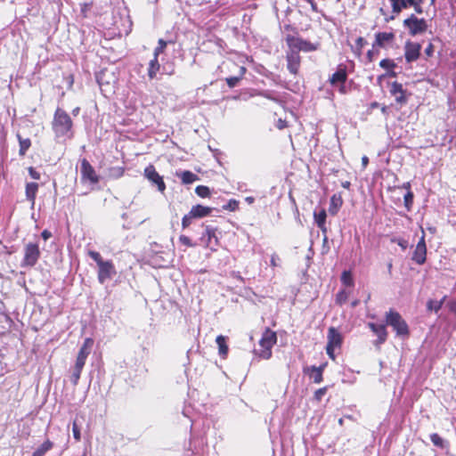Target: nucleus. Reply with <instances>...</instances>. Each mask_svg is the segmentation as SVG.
I'll use <instances>...</instances> for the list:
<instances>
[{
  "label": "nucleus",
  "instance_id": "nucleus-1",
  "mask_svg": "<svg viewBox=\"0 0 456 456\" xmlns=\"http://www.w3.org/2000/svg\"><path fill=\"white\" fill-rule=\"evenodd\" d=\"M283 33L284 40L289 51L309 53L314 52L319 48V43H313L301 37L297 28L292 24H285L283 26Z\"/></svg>",
  "mask_w": 456,
  "mask_h": 456
},
{
  "label": "nucleus",
  "instance_id": "nucleus-2",
  "mask_svg": "<svg viewBox=\"0 0 456 456\" xmlns=\"http://www.w3.org/2000/svg\"><path fill=\"white\" fill-rule=\"evenodd\" d=\"M277 343V334L270 328H265L257 346L253 353L256 356L263 360H268L273 355V347Z\"/></svg>",
  "mask_w": 456,
  "mask_h": 456
},
{
  "label": "nucleus",
  "instance_id": "nucleus-3",
  "mask_svg": "<svg viewBox=\"0 0 456 456\" xmlns=\"http://www.w3.org/2000/svg\"><path fill=\"white\" fill-rule=\"evenodd\" d=\"M386 324L392 327L396 336L407 338L410 336V328L406 321L402 317L400 313L394 309H389L386 313Z\"/></svg>",
  "mask_w": 456,
  "mask_h": 456
},
{
  "label": "nucleus",
  "instance_id": "nucleus-4",
  "mask_svg": "<svg viewBox=\"0 0 456 456\" xmlns=\"http://www.w3.org/2000/svg\"><path fill=\"white\" fill-rule=\"evenodd\" d=\"M72 120L69 115L61 108H57L55 110L53 129L58 137L66 136L71 131Z\"/></svg>",
  "mask_w": 456,
  "mask_h": 456
},
{
  "label": "nucleus",
  "instance_id": "nucleus-5",
  "mask_svg": "<svg viewBox=\"0 0 456 456\" xmlns=\"http://www.w3.org/2000/svg\"><path fill=\"white\" fill-rule=\"evenodd\" d=\"M327 338L326 353L332 361H335V349L341 347L343 343L342 335L335 327H330Z\"/></svg>",
  "mask_w": 456,
  "mask_h": 456
},
{
  "label": "nucleus",
  "instance_id": "nucleus-6",
  "mask_svg": "<svg viewBox=\"0 0 456 456\" xmlns=\"http://www.w3.org/2000/svg\"><path fill=\"white\" fill-rule=\"evenodd\" d=\"M403 23L411 36L423 34L428 29L427 20L423 18L419 19L414 14H411Z\"/></svg>",
  "mask_w": 456,
  "mask_h": 456
},
{
  "label": "nucleus",
  "instance_id": "nucleus-7",
  "mask_svg": "<svg viewBox=\"0 0 456 456\" xmlns=\"http://www.w3.org/2000/svg\"><path fill=\"white\" fill-rule=\"evenodd\" d=\"M40 249L37 243H28L24 248V257L21 266L33 267L40 257Z\"/></svg>",
  "mask_w": 456,
  "mask_h": 456
},
{
  "label": "nucleus",
  "instance_id": "nucleus-8",
  "mask_svg": "<svg viewBox=\"0 0 456 456\" xmlns=\"http://www.w3.org/2000/svg\"><path fill=\"white\" fill-rule=\"evenodd\" d=\"M395 13H400L403 9L413 7L418 14L423 13L422 4L424 0H388Z\"/></svg>",
  "mask_w": 456,
  "mask_h": 456
},
{
  "label": "nucleus",
  "instance_id": "nucleus-9",
  "mask_svg": "<svg viewBox=\"0 0 456 456\" xmlns=\"http://www.w3.org/2000/svg\"><path fill=\"white\" fill-rule=\"evenodd\" d=\"M395 33L390 31H379L375 34V39L372 43L373 48L387 49L393 47L395 44Z\"/></svg>",
  "mask_w": 456,
  "mask_h": 456
},
{
  "label": "nucleus",
  "instance_id": "nucleus-10",
  "mask_svg": "<svg viewBox=\"0 0 456 456\" xmlns=\"http://www.w3.org/2000/svg\"><path fill=\"white\" fill-rule=\"evenodd\" d=\"M347 79L346 66L339 64L336 72H334L329 78V82L332 86H338V92L342 94L346 93V82Z\"/></svg>",
  "mask_w": 456,
  "mask_h": 456
},
{
  "label": "nucleus",
  "instance_id": "nucleus-11",
  "mask_svg": "<svg viewBox=\"0 0 456 456\" xmlns=\"http://www.w3.org/2000/svg\"><path fill=\"white\" fill-rule=\"evenodd\" d=\"M80 173L82 182H89L92 184H95L100 181V176L96 175L94 168L86 159L81 160Z\"/></svg>",
  "mask_w": 456,
  "mask_h": 456
},
{
  "label": "nucleus",
  "instance_id": "nucleus-12",
  "mask_svg": "<svg viewBox=\"0 0 456 456\" xmlns=\"http://www.w3.org/2000/svg\"><path fill=\"white\" fill-rule=\"evenodd\" d=\"M144 176L151 183L152 185L157 187L158 191L164 192L166 190V183L163 177L156 171L154 166L149 165L145 167Z\"/></svg>",
  "mask_w": 456,
  "mask_h": 456
},
{
  "label": "nucleus",
  "instance_id": "nucleus-13",
  "mask_svg": "<svg viewBox=\"0 0 456 456\" xmlns=\"http://www.w3.org/2000/svg\"><path fill=\"white\" fill-rule=\"evenodd\" d=\"M116 269L110 260H106L98 265V281L104 284L107 280H110L116 274Z\"/></svg>",
  "mask_w": 456,
  "mask_h": 456
},
{
  "label": "nucleus",
  "instance_id": "nucleus-14",
  "mask_svg": "<svg viewBox=\"0 0 456 456\" xmlns=\"http://www.w3.org/2000/svg\"><path fill=\"white\" fill-rule=\"evenodd\" d=\"M421 45L417 42L406 41L404 45V58L407 63L416 61L420 56Z\"/></svg>",
  "mask_w": 456,
  "mask_h": 456
},
{
  "label": "nucleus",
  "instance_id": "nucleus-15",
  "mask_svg": "<svg viewBox=\"0 0 456 456\" xmlns=\"http://www.w3.org/2000/svg\"><path fill=\"white\" fill-rule=\"evenodd\" d=\"M285 57L288 70L290 74L297 76L301 65V56L299 53H297V51L294 52L288 50Z\"/></svg>",
  "mask_w": 456,
  "mask_h": 456
},
{
  "label": "nucleus",
  "instance_id": "nucleus-16",
  "mask_svg": "<svg viewBox=\"0 0 456 456\" xmlns=\"http://www.w3.org/2000/svg\"><path fill=\"white\" fill-rule=\"evenodd\" d=\"M411 260L419 265L425 264L427 260V246L424 233L416 245V248L412 253Z\"/></svg>",
  "mask_w": 456,
  "mask_h": 456
},
{
  "label": "nucleus",
  "instance_id": "nucleus-17",
  "mask_svg": "<svg viewBox=\"0 0 456 456\" xmlns=\"http://www.w3.org/2000/svg\"><path fill=\"white\" fill-rule=\"evenodd\" d=\"M386 325L387 324H377L374 322L368 323L370 330L377 336V339L374 341L375 346L379 347L387 341L388 332Z\"/></svg>",
  "mask_w": 456,
  "mask_h": 456
},
{
  "label": "nucleus",
  "instance_id": "nucleus-18",
  "mask_svg": "<svg viewBox=\"0 0 456 456\" xmlns=\"http://www.w3.org/2000/svg\"><path fill=\"white\" fill-rule=\"evenodd\" d=\"M389 92L395 97V102L402 105H405L408 102L406 91L403 89V85L395 81L391 83Z\"/></svg>",
  "mask_w": 456,
  "mask_h": 456
},
{
  "label": "nucleus",
  "instance_id": "nucleus-19",
  "mask_svg": "<svg viewBox=\"0 0 456 456\" xmlns=\"http://www.w3.org/2000/svg\"><path fill=\"white\" fill-rule=\"evenodd\" d=\"M327 365L328 363L324 362L319 367H316L314 365L306 367L304 369V373L308 375L310 379H313L314 383L320 384L323 380V371Z\"/></svg>",
  "mask_w": 456,
  "mask_h": 456
},
{
  "label": "nucleus",
  "instance_id": "nucleus-20",
  "mask_svg": "<svg viewBox=\"0 0 456 456\" xmlns=\"http://www.w3.org/2000/svg\"><path fill=\"white\" fill-rule=\"evenodd\" d=\"M245 72L244 66H239L236 63L230 64V87L235 86Z\"/></svg>",
  "mask_w": 456,
  "mask_h": 456
},
{
  "label": "nucleus",
  "instance_id": "nucleus-21",
  "mask_svg": "<svg viewBox=\"0 0 456 456\" xmlns=\"http://www.w3.org/2000/svg\"><path fill=\"white\" fill-rule=\"evenodd\" d=\"M344 200L341 193H335L330 197L329 213L331 216H336L341 207L343 206Z\"/></svg>",
  "mask_w": 456,
  "mask_h": 456
},
{
  "label": "nucleus",
  "instance_id": "nucleus-22",
  "mask_svg": "<svg viewBox=\"0 0 456 456\" xmlns=\"http://www.w3.org/2000/svg\"><path fill=\"white\" fill-rule=\"evenodd\" d=\"M211 212V208L198 204L191 208L190 211V216H192L194 219L202 218L209 216Z\"/></svg>",
  "mask_w": 456,
  "mask_h": 456
},
{
  "label": "nucleus",
  "instance_id": "nucleus-23",
  "mask_svg": "<svg viewBox=\"0 0 456 456\" xmlns=\"http://www.w3.org/2000/svg\"><path fill=\"white\" fill-rule=\"evenodd\" d=\"M314 218L316 225L318 228L323 232H327V226H326V218H327V213L324 208H322L319 211H314Z\"/></svg>",
  "mask_w": 456,
  "mask_h": 456
},
{
  "label": "nucleus",
  "instance_id": "nucleus-24",
  "mask_svg": "<svg viewBox=\"0 0 456 456\" xmlns=\"http://www.w3.org/2000/svg\"><path fill=\"white\" fill-rule=\"evenodd\" d=\"M175 175L179 177L182 180V183L183 184H191L194 183L195 181L200 180V177L189 170L180 171L176 172Z\"/></svg>",
  "mask_w": 456,
  "mask_h": 456
},
{
  "label": "nucleus",
  "instance_id": "nucleus-25",
  "mask_svg": "<svg viewBox=\"0 0 456 456\" xmlns=\"http://www.w3.org/2000/svg\"><path fill=\"white\" fill-rule=\"evenodd\" d=\"M94 344V340L92 338H86L83 346L80 347L77 358L83 359L86 361L87 356L91 352V347Z\"/></svg>",
  "mask_w": 456,
  "mask_h": 456
},
{
  "label": "nucleus",
  "instance_id": "nucleus-26",
  "mask_svg": "<svg viewBox=\"0 0 456 456\" xmlns=\"http://www.w3.org/2000/svg\"><path fill=\"white\" fill-rule=\"evenodd\" d=\"M159 57L154 56L152 60H151L148 67V77L150 79H154L157 77L158 72L160 70V64L158 60Z\"/></svg>",
  "mask_w": 456,
  "mask_h": 456
},
{
  "label": "nucleus",
  "instance_id": "nucleus-27",
  "mask_svg": "<svg viewBox=\"0 0 456 456\" xmlns=\"http://www.w3.org/2000/svg\"><path fill=\"white\" fill-rule=\"evenodd\" d=\"M37 190L38 184L37 183H28L26 184V198L32 203V205L35 204Z\"/></svg>",
  "mask_w": 456,
  "mask_h": 456
},
{
  "label": "nucleus",
  "instance_id": "nucleus-28",
  "mask_svg": "<svg viewBox=\"0 0 456 456\" xmlns=\"http://www.w3.org/2000/svg\"><path fill=\"white\" fill-rule=\"evenodd\" d=\"M351 293H352V289H339L335 297L336 305L341 306L344 304H346L347 302Z\"/></svg>",
  "mask_w": 456,
  "mask_h": 456
},
{
  "label": "nucleus",
  "instance_id": "nucleus-29",
  "mask_svg": "<svg viewBox=\"0 0 456 456\" xmlns=\"http://www.w3.org/2000/svg\"><path fill=\"white\" fill-rule=\"evenodd\" d=\"M379 66L387 71V76L395 77L396 73L394 71V69L396 67L394 60L391 59H383L379 61Z\"/></svg>",
  "mask_w": 456,
  "mask_h": 456
},
{
  "label": "nucleus",
  "instance_id": "nucleus-30",
  "mask_svg": "<svg viewBox=\"0 0 456 456\" xmlns=\"http://www.w3.org/2000/svg\"><path fill=\"white\" fill-rule=\"evenodd\" d=\"M216 342L218 346V353L219 355L225 359V356L228 353V346L226 345V338L223 335H219L216 337Z\"/></svg>",
  "mask_w": 456,
  "mask_h": 456
},
{
  "label": "nucleus",
  "instance_id": "nucleus-31",
  "mask_svg": "<svg viewBox=\"0 0 456 456\" xmlns=\"http://www.w3.org/2000/svg\"><path fill=\"white\" fill-rule=\"evenodd\" d=\"M17 139H18L19 144H20L19 155L25 156L27 151L31 146V141L28 138H26V139L22 138L20 136V134H17Z\"/></svg>",
  "mask_w": 456,
  "mask_h": 456
},
{
  "label": "nucleus",
  "instance_id": "nucleus-32",
  "mask_svg": "<svg viewBox=\"0 0 456 456\" xmlns=\"http://www.w3.org/2000/svg\"><path fill=\"white\" fill-rule=\"evenodd\" d=\"M340 281L344 286L350 288V289L354 286V281L351 271H344L341 274Z\"/></svg>",
  "mask_w": 456,
  "mask_h": 456
},
{
  "label": "nucleus",
  "instance_id": "nucleus-33",
  "mask_svg": "<svg viewBox=\"0 0 456 456\" xmlns=\"http://www.w3.org/2000/svg\"><path fill=\"white\" fill-rule=\"evenodd\" d=\"M53 443L50 440H46L33 453L37 456H45L47 452L53 449Z\"/></svg>",
  "mask_w": 456,
  "mask_h": 456
},
{
  "label": "nucleus",
  "instance_id": "nucleus-34",
  "mask_svg": "<svg viewBox=\"0 0 456 456\" xmlns=\"http://www.w3.org/2000/svg\"><path fill=\"white\" fill-rule=\"evenodd\" d=\"M430 440L432 444L441 449H444L448 446V443L443 439L437 433H433L430 435Z\"/></svg>",
  "mask_w": 456,
  "mask_h": 456
},
{
  "label": "nucleus",
  "instance_id": "nucleus-35",
  "mask_svg": "<svg viewBox=\"0 0 456 456\" xmlns=\"http://www.w3.org/2000/svg\"><path fill=\"white\" fill-rule=\"evenodd\" d=\"M445 297H446L444 296L440 301L429 299L427 303L428 310L437 313L442 308Z\"/></svg>",
  "mask_w": 456,
  "mask_h": 456
},
{
  "label": "nucleus",
  "instance_id": "nucleus-36",
  "mask_svg": "<svg viewBox=\"0 0 456 456\" xmlns=\"http://www.w3.org/2000/svg\"><path fill=\"white\" fill-rule=\"evenodd\" d=\"M365 45H366V40L363 37H359L356 39L355 50H354V54L356 56L360 57L362 55V48L364 47Z\"/></svg>",
  "mask_w": 456,
  "mask_h": 456
},
{
  "label": "nucleus",
  "instance_id": "nucleus-37",
  "mask_svg": "<svg viewBox=\"0 0 456 456\" xmlns=\"http://www.w3.org/2000/svg\"><path fill=\"white\" fill-rule=\"evenodd\" d=\"M196 194L200 198H207L210 195V190L208 186L199 185L195 189Z\"/></svg>",
  "mask_w": 456,
  "mask_h": 456
},
{
  "label": "nucleus",
  "instance_id": "nucleus-38",
  "mask_svg": "<svg viewBox=\"0 0 456 456\" xmlns=\"http://www.w3.org/2000/svg\"><path fill=\"white\" fill-rule=\"evenodd\" d=\"M168 43L169 42L165 41L162 38L159 39L158 46L154 49L153 55L159 57V55L164 52V49L167 47Z\"/></svg>",
  "mask_w": 456,
  "mask_h": 456
},
{
  "label": "nucleus",
  "instance_id": "nucleus-39",
  "mask_svg": "<svg viewBox=\"0 0 456 456\" xmlns=\"http://www.w3.org/2000/svg\"><path fill=\"white\" fill-rule=\"evenodd\" d=\"M81 372H82V369H77L76 367L72 368L70 381L74 386L77 385L78 380L80 379Z\"/></svg>",
  "mask_w": 456,
  "mask_h": 456
},
{
  "label": "nucleus",
  "instance_id": "nucleus-40",
  "mask_svg": "<svg viewBox=\"0 0 456 456\" xmlns=\"http://www.w3.org/2000/svg\"><path fill=\"white\" fill-rule=\"evenodd\" d=\"M413 192L411 191H408V192L404 195V206L407 210H411L412 203H413Z\"/></svg>",
  "mask_w": 456,
  "mask_h": 456
},
{
  "label": "nucleus",
  "instance_id": "nucleus-41",
  "mask_svg": "<svg viewBox=\"0 0 456 456\" xmlns=\"http://www.w3.org/2000/svg\"><path fill=\"white\" fill-rule=\"evenodd\" d=\"M327 391H328L327 386L317 389L314 394V399L318 403L321 402L322 397L326 395Z\"/></svg>",
  "mask_w": 456,
  "mask_h": 456
},
{
  "label": "nucleus",
  "instance_id": "nucleus-42",
  "mask_svg": "<svg viewBox=\"0 0 456 456\" xmlns=\"http://www.w3.org/2000/svg\"><path fill=\"white\" fill-rule=\"evenodd\" d=\"M379 48H373L369 50L366 53V58L369 62H372L379 53Z\"/></svg>",
  "mask_w": 456,
  "mask_h": 456
},
{
  "label": "nucleus",
  "instance_id": "nucleus-43",
  "mask_svg": "<svg viewBox=\"0 0 456 456\" xmlns=\"http://www.w3.org/2000/svg\"><path fill=\"white\" fill-rule=\"evenodd\" d=\"M89 256L99 265L101 263L104 262L103 258L102 257L101 254L96 251H89L88 252Z\"/></svg>",
  "mask_w": 456,
  "mask_h": 456
},
{
  "label": "nucleus",
  "instance_id": "nucleus-44",
  "mask_svg": "<svg viewBox=\"0 0 456 456\" xmlns=\"http://www.w3.org/2000/svg\"><path fill=\"white\" fill-rule=\"evenodd\" d=\"M391 241L396 243L403 250H405L408 248V241L403 238H394Z\"/></svg>",
  "mask_w": 456,
  "mask_h": 456
},
{
  "label": "nucleus",
  "instance_id": "nucleus-45",
  "mask_svg": "<svg viewBox=\"0 0 456 456\" xmlns=\"http://www.w3.org/2000/svg\"><path fill=\"white\" fill-rule=\"evenodd\" d=\"M194 218L192 216H190V212L185 215L182 219V226L183 229L189 227V225L191 224L192 220Z\"/></svg>",
  "mask_w": 456,
  "mask_h": 456
},
{
  "label": "nucleus",
  "instance_id": "nucleus-46",
  "mask_svg": "<svg viewBox=\"0 0 456 456\" xmlns=\"http://www.w3.org/2000/svg\"><path fill=\"white\" fill-rule=\"evenodd\" d=\"M162 73L167 74V75H173V74H175V68H174V66L171 65V64H168V63L164 64L162 66Z\"/></svg>",
  "mask_w": 456,
  "mask_h": 456
},
{
  "label": "nucleus",
  "instance_id": "nucleus-47",
  "mask_svg": "<svg viewBox=\"0 0 456 456\" xmlns=\"http://www.w3.org/2000/svg\"><path fill=\"white\" fill-rule=\"evenodd\" d=\"M280 262H281L280 256L276 253H273L271 256V260H270L271 266L276 267V266L280 265Z\"/></svg>",
  "mask_w": 456,
  "mask_h": 456
},
{
  "label": "nucleus",
  "instance_id": "nucleus-48",
  "mask_svg": "<svg viewBox=\"0 0 456 456\" xmlns=\"http://www.w3.org/2000/svg\"><path fill=\"white\" fill-rule=\"evenodd\" d=\"M179 240L182 244L187 246V247H193L195 244H193L191 240V239L185 235H181L179 237Z\"/></svg>",
  "mask_w": 456,
  "mask_h": 456
},
{
  "label": "nucleus",
  "instance_id": "nucleus-49",
  "mask_svg": "<svg viewBox=\"0 0 456 456\" xmlns=\"http://www.w3.org/2000/svg\"><path fill=\"white\" fill-rule=\"evenodd\" d=\"M72 433H73V436L74 438L77 440V441H79L80 438H81V436H80V428H78V426L77 425L76 422L73 423V426H72Z\"/></svg>",
  "mask_w": 456,
  "mask_h": 456
},
{
  "label": "nucleus",
  "instance_id": "nucleus-50",
  "mask_svg": "<svg viewBox=\"0 0 456 456\" xmlns=\"http://www.w3.org/2000/svg\"><path fill=\"white\" fill-rule=\"evenodd\" d=\"M434 52H435V46L432 43H429L428 45V46L425 48V55L428 57V58H430L434 55Z\"/></svg>",
  "mask_w": 456,
  "mask_h": 456
},
{
  "label": "nucleus",
  "instance_id": "nucleus-51",
  "mask_svg": "<svg viewBox=\"0 0 456 456\" xmlns=\"http://www.w3.org/2000/svg\"><path fill=\"white\" fill-rule=\"evenodd\" d=\"M28 174L30 177L34 180H39L41 177L40 173L32 167H28Z\"/></svg>",
  "mask_w": 456,
  "mask_h": 456
},
{
  "label": "nucleus",
  "instance_id": "nucleus-52",
  "mask_svg": "<svg viewBox=\"0 0 456 456\" xmlns=\"http://www.w3.org/2000/svg\"><path fill=\"white\" fill-rule=\"evenodd\" d=\"M449 311L456 315V300H450L447 303Z\"/></svg>",
  "mask_w": 456,
  "mask_h": 456
},
{
  "label": "nucleus",
  "instance_id": "nucleus-53",
  "mask_svg": "<svg viewBox=\"0 0 456 456\" xmlns=\"http://www.w3.org/2000/svg\"><path fill=\"white\" fill-rule=\"evenodd\" d=\"M288 126V123L286 120L279 118L276 122V127L280 130L284 129Z\"/></svg>",
  "mask_w": 456,
  "mask_h": 456
},
{
  "label": "nucleus",
  "instance_id": "nucleus-54",
  "mask_svg": "<svg viewBox=\"0 0 456 456\" xmlns=\"http://www.w3.org/2000/svg\"><path fill=\"white\" fill-rule=\"evenodd\" d=\"M85 364H86V360L77 358L74 367H76L77 369L83 370Z\"/></svg>",
  "mask_w": 456,
  "mask_h": 456
},
{
  "label": "nucleus",
  "instance_id": "nucleus-55",
  "mask_svg": "<svg viewBox=\"0 0 456 456\" xmlns=\"http://www.w3.org/2000/svg\"><path fill=\"white\" fill-rule=\"evenodd\" d=\"M239 208V201L235 200H230V211H235Z\"/></svg>",
  "mask_w": 456,
  "mask_h": 456
},
{
  "label": "nucleus",
  "instance_id": "nucleus-56",
  "mask_svg": "<svg viewBox=\"0 0 456 456\" xmlns=\"http://www.w3.org/2000/svg\"><path fill=\"white\" fill-rule=\"evenodd\" d=\"M310 5L314 12H318V5L315 0H305Z\"/></svg>",
  "mask_w": 456,
  "mask_h": 456
},
{
  "label": "nucleus",
  "instance_id": "nucleus-57",
  "mask_svg": "<svg viewBox=\"0 0 456 456\" xmlns=\"http://www.w3.org/2000/svg\"><path fill=\"white\" fill-rule=\"evenodd\" d=\"M41 237L45 240H47L48 239H50L52 237V232L48 230H44L41 233Z\"/></svg>",
  "mask_w": 456,
  "mask_h": 456
},
{
  "label": "nucleus",
  "instance_id": "nucleus-58",
  "mask_svg": "<svg viewBox=\"0 0 456 456\" xmlns=\"http://www.w3.org/2000/svg\"><path fill=\"white\" fill-rule=\"evenodd\" d=\"M191 411L190 408H187L185 407L183 410V416L187 417L191 421H192V419H191Z\"/></svg>",
  "mask_w": 456,
  "mask_h": 456
},
{
  "label": "nucleus",
  "instance_id": "nucleus-59",
  "mask_svg": "<svg viewBox=\"0 0 456 456\" xmlns=\"http://www.w3.org/2000/svg\"><path fill=\"white\" fill-rule=\"evenodd\" d=\"M205 232L208 236L209 241H211L212 238H215L216 240H217L215 233L214 232L212 233L211 231L208 227L205 229Z\"/></svg>",
  "mask_w": 456,
  "mask_h": 456
},
{
  "label": "nucleus",
  "instance_id": "nucleus-60",
  "mask_svg": "<svg viewBox=\"0 0 456 456\" xmlns=\"http://www.w3.org/2000/svg\"><path fill=\"white\" fill-rule=\"evenodd\" d=\"M362 164L363 167H367V165L369 164V158L367 156H363L362 158Z\"/></svg>",
  "mask_w": 456,
  "mask_h": 456
},
{
  "label": "nucleus",
  "instance_id": "nucleus-61",
  "mask_svg": "<svg viewBox=\"0 0 456 456\" xmlns=\"http://www.w3.org/2000/svg\"><path fill=\"white\" fill-rule=\"evenodd\" d=\"M341 185L345 189H349L351 186V183L349 181H345L341 183Z\"/></svg>",
  "mask_w": 456,
  "mask_h": 456
},
{
  "label": "nucleus",
  "instance_id": "nucleus-62",
  "mask_svg": "<svg viewBox=\"0 0 456 456\" xmlns=\"http://www.w3.org/2000/svg\"><path fill=\"white\" fill-rule=\"evenodd\" d=\"M360 304V300L359 299H354L351 302V306L353 308L356 307L358 305Z\"/></svg>",
  "mask_w": 456,
  "mask_h": 456
},
{
  "label": "nucleus",
  "instance_id": "nucleus-63",
  "mask_svg": "<svg viewBox=\"0 0 456 456\" xmlns=\"http://www.w3.org/2000/svg\"><path fill=\"white\" fill-rule=\"evenodd\" d=\"M245 200H246V201H247L248 203H249V204L253 203V202H254V200H254V198H253V197H251V196L247 197Z\"/></svg>",
  "mask_w": 456,
  "mask_h": 456
},
{
  "label": "nucleus",
  "instance_id": "nucleus-64",
  "mask_svg": "<svg viewBox=\"0 0 456 456\" xmlns=\"http://www.w3.org/2000/svg\"><path fill=\"white\" fill-rule=\"evenodd\" d=\"M392 268H393V264H392V261H390L388 264H387V270H388V273H391L392 272Z\"/></svg>",
  "mask_w": 456,
  "mask_h": 456
}]
</instances>
